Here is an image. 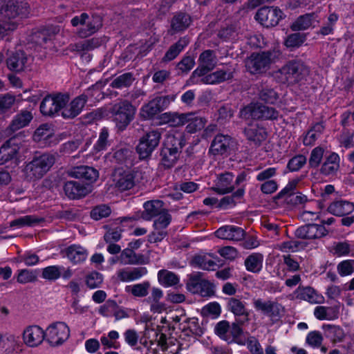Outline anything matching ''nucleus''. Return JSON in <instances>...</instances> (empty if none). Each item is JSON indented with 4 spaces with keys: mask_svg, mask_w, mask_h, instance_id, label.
I'll return each instance as SVG.
<instances>
[{
    "mask_svg": "<svg viewBox=\"0 0 354 354\" xmlns=\"http://www.w3.org/2000/svg\"><path fill=\"white\" fill-rule=\"evenodd\" d=\"M103 281L102 274L97 272H92L87 275L86 279V283L90 288H96Z\"/></svg>",
    "mask_w": 354,
    "mask_h": 354,
    "instance_id": "774afa93",
    "label": "nucleus"
},
{
    "mask_svg": "<svg viewBox=\"0 0 354 354\" xmlns=\"http://www.w3.org/2000/svg\"><path fill=\"white\" fill-rule=\"evenodd\" d=\"M244 133L247 138L252 141L256 145H260L267 138L266 131L263 128L259 127L245 128Z\"/></svg>",
    "mask_w": 354,
    "mask_h": 354,
    "instance_id": "58836bf2",
    "label": "nucleus"
},
{
    "mask_svg": "<svg viewBox=\"0 0 354 354\" xmlns=\"http://www.w3.org/2000/svg\"><path fill=\"white\" fill-rule=\"evenodd\" d=\"M328 212L336 216H344L354 211V204L347 201H335L330 204Z\"/></svg>",
    "mask_w": 354,
    "mask_h": 354,
    "instance_id": "c756f323",
    "label": "nucleus"
},
{
    "mask_svg": "<svg viewBox=\"0 0 354 354\" xmlns=\"http://www.w3.org/2000/svg\"><path fill=\"white\" fill-rule=\"evenodd\" d=\"M28 8L26 0H7L1 6L0 13L4 19L10 21L26 15Z\"/></svg>",
    "mask_w": 354,
    "mask_h": 354,
    "instance_id": "0eeeda50",
    "label": "nucleus"
},
{
    "mask_svg": "<svg viewBox=\"0 0 354 354\" xmlns=\"http://www.w3.org/2000/svg\"><path fill=\"white\" fill-rule=\"evenodd\" d=\"M263 256L260 253H254L245 260L246 270L249 272L258 273L263 266Z\"/></svg>",
    "mask_w": 354,
    "mask_h": 354,
    "instance_id": "a19ab883",
    "label": "nucleus"
},
{
    "mask_svg": "<svg viewBox=\"0 0 354 354\" xmlns=\"http://www.w3.org/2000/svg\"><path fill=\"white\" fill-rule=\"evenodd\" d=\"M189 39L187 36L180 38L172 44L165 54L162 61L165 62L174 59L189 44Z\"/></svg>",
    "mask_w": 354,
    "mask_h": 354,
    "instance_id": "473e14b6",
    "label": "nucleus"
},
{
    "mask_svg": "<svg viewBox=\"0 0 354 354\" xmlns=\"http://www.w3.org/2000/svg\"><path fill=\"white\" fill-rule=\"evenodd\" d=\"M1 345L0 354H14L17 346L14 335L11 333H6L5 339Z\"/></svg>",
    "mask_w": 354,
    "mask_h": 354,
    "instance_id": "864d4df0",
    "label": "nucleus"
},
{
    "mask_svg": "<svg viewBox=\"0 0 354 354\" xmlns=\"http://www.w3.org/2000/svg\"><path fill=\"white\" fill-rule=\"evenodd\" d=\"M216 237L232 241H239L244 239L245 232L244 230L235 225H224L215 232Z\"/></svg>",
    "mask_w": 354,
    "mask_h": 354,
    "instance_id": "4be33fe9",
    "label": "nucleus"
},
{
    "mask_svg": "<svg viewBox=\"0 0 354 354\" xmlns=\"http://www.w3.org/2000/svg\"><path fill=\"white\" fill-rule=\"evenodd\" d=\"M337 270L342 277L351 275L354 272V260L348 259L341 261L337 264Z\"/></svg>",
    "mask_w": 354,
    "mask_h": 354,
    "instance_id": "680f3d73",
    "label": "nucleus"
},
{
    "mask_svg": "<svg viewBox=\"0 0 354 354\" xmlns=\"http://www.w3.org/2000/svg\"><path fill=\"white\" fill-rule=\"evenodd\" d=\"M32 118L33 115L30 111L26 110L21 111L14 117L9 125V129L11 131H16L28 125Z\"/></svg>",
    "mask_w": 354,
    "mask_h": 354,
    "instance_id": "f704fd0d",
    "label": "nucleus"
},
{
    "mask_svg": "<svg viewBox=\"0 0 354 354\" xmlns=\"http://www.w3.org/2000/svg\"><path fill=\"white\" fill-rule=\"evenodd\" d=\"M253 305L257 311L261 312L264 315L272 318L280 317L282 306L276 301L257 299L253 301Z\"/></svg>",
    "mask_w": 354,
    "mask_h": 354,
    "instance_id": "a211bd4d",
    "label": "nucleus"
},
{
    "mask_svg": "<svg viewBox=\"0 0 354 354\" xmlns=\"http://www.w3.org/2000/svg\"><path fill=\"white\" fill-rule=\"evenodd\" d=\"M15 97L9 93L0 95V114L8 111L13 106Z\"/></svg>",
    "mask_w": 354,
    "mask_h": 354,
    "instance_id": "e2e57ef3",
    "label": "nucleus"
},
{
    "mask_svg": "<svg viewBox=\"0 0 354 354\" xmlns=\"http://www.w3.org/2000/svg\"><path fill=\"white\" fill-rule=\"evenodd\" d=\"M67 173L71 178L86 180L90 183L95 182L99 177V171L96 169L86 165L75 167Z\"/></svg>",
    "mask_w": 354,
    "mask_h": 354,
    "instance_id": "aec40b11",
    "label": "nucleus"
},
{
    "mask_svg": "<svg viewBox=\"0 0 354 354\" xmlns=\"http://www.w3.org/2000/svg\"><path fill=\"white\" fill-rule=\"evenodd\" d=\"M175 95H158L151 100V102L157 107L158 111L162 112L165 110L175 100Z\"/></svg>",
    "mask_w": 354,
    "mask_h": 354,
    "instance_id": "09e8293b",
    "label": "nucleus"
},
{
    "mask_svg": "<svg viewBox=\"0 0 354 354\" xmlns=\"http://www.w3.org/2000/svg\"><path fill=\"white\" fill-rule=\"evenodd\" d=\"M160 113L157 107L150 100L144 105L140 109V116L145 120L153 119L157 114Z\"/></svg>",
    "mask_w": 354,
    "mask_h": 354,
    "instance_id": "052dcab7",
    "label": "nucleus"
},
{
    "mask_svg": "<svg viewBox=\"0 0 354 354\" xmlns=\"http://www.w3.org/2000/svg\"><path fill=\"white\" fill-rule=\"evenodd\" d=\"M150 286L151 285L149 281H145L142 283L127 286L125 288V291L134 297H144L148 295Z\"/></svg>",
    "mask_w": 354,
    "mask_h": 354,
    "instance_id": "79ce46f5",
    "label": "nucleus"
},
{
    "mask_svg": "<svg viewBox=\"0 0 354 354\" xmlns=\"http://www.w3.org/2000/svg\"><path fill=\"white\" fill-rule=\"evenodd\" d=\"M298 182V180L290 181L287 185L274 197V199L279 200L283 198L287 204L291 205L305 203L307 201L306 196L300 192H298L297 194L295 193Z\"/></svg>",
    "mask_w": 354,
    "mask_h": 354,
    "instance_id": "f8f14e48",
    "label": "nucleus"
},
{
    "mask_svg": "<svg viewBox=\"0 0 354 354\" xmlns=\"http://www.w3.org/2000/svg\"><path fill=\"white\" fill-rule=\"evenodd\" d=\"M133 151L127 148L117 149L113 156V159L119 164L127 163L132 156Z\"/></svg>",
    "mask_w": 354,
    "mask_h": 354,
    "instance_id": "0e129e2a",
    "label": "nucleus"
},
{
    "mask_svg": "<svg viewBox=\"0 0 354 354\" xmlns=\"http://www.w3.org/2000/svg\"><path fill=\"white\" fill-rule=\"evenodd\" d=\"M147 273L145 267L126 268L120 269L117 272L118 278L123 282L137 280Z\"/></svg>",
    "mask_w": 354,
    "mask_h": 354,
    "instance_id": "cd10ccee",
    "label": "nucleus"
},
{
    "mask_svg": "<svg viewBox=\"0 0 354 354\" xmlns=\"http://www.w3.org/2000/svg\"><path fill=\"white\" fill-rule=\"evenodd\" d=\"M306 162V158L304 155H297L288 162L287 167L290 171L299 170Z\"/></svg>",
    "mask_w": 354,
    "mask_h": 354,
    "instance_id": "69168bd1",
    "label": "nucleus"
},
{
    "mask_svg": "<svg viewBox=\"0 0 354 354\" xmlns=\"http://www.w3.org/2000/svg\"><path fill=\"white\" fill-rule=\"evenodd\" d=\"M180 154L175 150L173 151L163 146L160 151V163L165 169H170L176 164Z\"/></svg>",
    "mask_w": 354,
    "mask_h": 354,
    "instance_id": "c9c22d12",
    "label": "nucleus"
},
{
    "mask_svg": "<svg viewBox=\"0 0 354 354\" xmlns=\"http://www.w3.org/2000/svg\"><path fill=\"white\" fill-rule=\"evenodd\" d=\"M69 101L67 94L57 93L55 95L46 96L41 102L40 111L44 115L53 117Z\"/></svg>",
    "mask_w": 354,
    "mask_h": 354,
    "instance_id": "6e6552de",
    "label": "nucleus"
},
{
    "mask_svg": "<svg viewBox=\"0 0 354 354\" xmlns=\"http://www.w3.org/2000/svg\"><path fill=\"white\" fill-rule=\"evenodd\" d=\"M135 78L131 73H125L115 78L111 83V86L114 88L129 87Z\"/></svg>",
    "mask_w": 354,
    "mask_h": 354,
    "instance_id": "c03bdc74",
    "label": "nucleus"
},
{
    "mask_svg": "<svg viewBox=\"0 0 354 354\" xmlns=\"http://www.w3.org/2000/svg\"><path fill=\"white\" fill-rule=\"evenodd\" d=\"M328 234V230L324 225L315 223H308L300 226L295 232V235L301 239H320Z\"/></svg>",
    "mask_w": 354,
    "mask_h": 354,
    "instance_id": "ddd939ff",
    "label": "nucleus"
},
{
    "mask_svg": "<svg viewBox=\"0 0 354 354\" xmlns=\"http://www.w3.org/2000/svg\"><path fill=\"white\" fill-rule=\"evenodd\" d=\"M113 182L116 188L124 192L133 187L135 185L134 176L129 171L121 169H115L113 174Z\"/></svg>",
    "mask_w": 354,
    "mask_h": 354,
    "instance_id": "412c9836",
    "label": "nucleus"
},
{
    "mask_svg": "<svg viewBox=\"0 0 354 354\" xmlns=\"http://www.w3.org/2000/svg\"><path fill=\"white\" fill-rule=\"evenodd\" d=\"M55 163V157L49 153H44L35 157L24 168L26 178L28 180L41 178Z\"/></svg>",
    "mask_w": 354,
    "mask_h": 354,
    "instance_id": "20e7f679",
    "label": "nucleus"
},
{
    "mask_svg": "<svg viewBox=\"0 0 354 354\" xmlns=\"http://www.w3.org/2000/svg\"><path fill=\"white\" fill-rule=\"evenodd\" d=\"M297 298L307 301L311 304H321L324 300V297L310 286L299 287L298 288Z\"/></svg>",
    "mask_w": 354,
    "mask_h": 354,
    "instance_id": "4c0bfd02",
    "label": "nucleus"
},
{
    "mask_svg": "<svg viewBox=\"0 0 354 354\" xmlns=\"http://www.w3.org/2000/svg\"><path fill=\"white\" fill-rule=\"evenodd\" d=\"M319 24L318 15L315 12L307 13L299 16L290 25L292 31L306 30L309 28H315Z\"/></svg>",
    "mask_w": 354,
    "mask_h": 354,
    "instance_id": "b1692460",
    "label": "nucleus"
},
{
    "mask_svg": "<svg viewBox=\"0 0 354 354\" xmlns=\"http://www.w3.org/2000/svg\"><path fill=\"white\" fill-rule=\"evenodd\" d=\"M87 101L88 97L85 94L77 96L69 104L66 103L62 107V116L64 119L75 118L80 114Z\"/></svg>",
    "mask_w": 354,
    "mask_h": 354,
    "instance_id": "4468645a",
    "label": "nucleus"
},
{
    "mask_svg": "<svg viewBox=\"0 0 354 354\" xmlns=\"http://www.w3.org/2000/svg\"><path fill=\"white\" fill-rule=\"evenodd\" d=\"M259 97L266 103L274 104L277 101L279 95L273 88L266 86L259 91Z\"/></svg>",
    "mask_w": 354,
    "mask_h": 354,
    "instance_id": "603ef678",
    "label": "nucleus"
},
{
    "mask_svg": "<svg viewBox=\"0 0 354 354\" xmlns=\"http://www.w3.org/2000/svg\"><path fill=\"white\" fill-rule=\"evenodd\" d=\"M161 134L158 131H151L143 136L136 147L140 159L149 158L154 149L158 146Z\"/></svg>",
    "mask_w": 354,
    "mask_h": 354,
    "instance_id": "9d476101",
    "label": "nucleus"
},
{
    "mask_svg": "<svg viewBox=\"0 0 354 354\" xmlns=\"http://www.w3.org/2000/svg\"><path fill=\"white\" fill-rule=\"evenodd\" d=\"M62 270L63 266H50L42 270L41 277L49 281H55L61 277Z\"/></svg>",
    "mask_w": 354,
    "mask_h": 354,
    "instance_id": "8fccbe9b",
    "label": "nucleus"
},
{
    "mask_svg": "<svg viewBox=\"0 0 354 354\" xmlns=\"http://www.w3.org/2000/svg\"><path fill=\"white\" fill-rule=\"evenodd\" d=\"M278 57L279 53L275 50L252 53L245 60L246 69L252 75L266 73Z\"/></svg>",
    "mask_w": 354,
    "mask_h": 354,
    "instance_id": "f03ea898",
    "label": "nucleus"
},
{
    "mask_svg": "<svg viewBox=\"0 0 354 354\" xmlns=\"http://www.w3.org/2000/svg\"><path fill=\"white\" fill-rule=\"evenodd\" d=\"M218 337L228 344L236 343L240 345L247 344L252 354H264L259 341L254 337L247 338L244 333H216Z\"/></svg>",
    "mask_w": 354,
    "mask_h": 354,
    "instance_id": "9b49d317",
    "label": "nucleus"
},
{
    "mask_svg": "<svg viewBox=\"0 0 354 354\" xmlns=\"http://www.w3.org/2000/svg\"><path fill=\"white\" fill-rule=\"evenodd\" d=\"M40 221V219L33 216H24L11 221L10 223V227L20 228L24 226H34L38 224Z\"/></svg>",
    "mask_w": 354,
    "mask_h": 354,
    "instance_id": "3c124183",
    "label": "nucleus"
},
{
    "mask_svg": "<svg viewBox=\"0 0 354 354\" xmlns=\"http://www.w3.org/2000/svg\"><path fill=\"white\" fill-rule=\"evenodd\" d=\"M233 178L234 175L231 172L218 174L212 189L220 194L232 192L234 189V185L232 184Z\"/></svg>",
    "mask_w": 354,
    "mask_h": 354,
    "instance_id": "a878e982",
    "label": "nucleus"
},
{
    "mask_svg": "<svg viewBox=\"0 0 354 354\" xmlns=\"http://www.w3.org/2000/svg\"><path fill=\"white\" fill-rule=\"evenodd\" d=\"M19 136H13L6 141V144L0 149V164H3L12 159H16L17 149L10 147L11 145H17L16 140Z\"/></svg>",
    "mask_w": 354,
    "mask_h": 354,
    "instance_id": "72a5a7b5",
    "label": "nucleus"
},
{
    "mask_svg": "<svg viewBox=\"0 0 354 354\" xmlns=\"http://www.w3.org/2000/svg\"><path fill=\"white\" fill-rule=\"evenodd\" d=\"M46 333H22V337L24 343L30 346L35 347L39 345L44 339H45V337L44 335Z\"/></svg>",
    "mask_w": 354,
    "mask_h": 354,
    "instance_id": "6e6d98bb",
    "label": "nucleus"
},
{
    "mask_svg": "<svg viewBox=\"0 0 354 354\" xmlns=\"http://www.w3.org/2000/svg\"><path fill=\"white\" fill-rule=\"evenodd\" d=\"M30 58L23 50L12 52L6 59V64L9 70L14 72L23 71L28 65Z\"/></svg>",
    "mask_w": 354,
    "mask_h": 354,
    "instance_id": "6ab92c4d",
    "label": "nucleus"
},
{
    "mask_svg": "<svg viewBox=\"0 0 354 354\" xmlns=\"http://www.w3.org/2000/svg\"><path fill=\"white\" fill-rule=\"evenodd\" d=\"M85 26L86 28H82L78 31L81 37H86L100 30L102 26V17L100 15L93 14L91 18L88 17Z\"/></svg>",
    "mask_w": 354,
    "mask_h": 354,
    "instance_id": "2f4dec72",
    "label": "nucleus"
},
{
    "mask_svg": "<svg viewBox=\"0 0 354 354\" xmlns=\"http://www.w3.org/2000/svg\"><path fill=\"white\" fill-rule=\"evenodd\" d=\"M158 281L165 286H175L179 282L178 277L172 272L162 270L158 274Z\"/></svg>",
    "mask_w": 354,
    "mask_h": 354,
    "instance_id": "49530a36",
    "label": "nucleus"
},
{
    "mask_svg": "<svg viewBox=\"0 0 354 354\" xmlns=\"http://www.w3.org/2000/svg\"><path fill=\"white\" fill-rule=\"evenodd\" d=\"M203 273L198 272L189 275L187 283V288L194 294H196L202 287V283L205 279L203 278Z\"/></svg>",
    "mask_w": 354,
    "mask_h": 354,
    "instance_id": "37998d69",
    "label": "nucleus"
},
{
    "mask_svg": "<svg viewBox=\"0 0 354 354\" xmlns=\"http://www.w3.org/2000/svg\"><path fill=\"white\" fill-rule=\"evenodd\" d=\"M111 213L109 206L102 204L97 205L92 209L90 215L92 218L99 221L103 218L108 217Z\"/></svg>",
    "mask_w": 354,
    "mask_h": 354,
    "instance_id": "13d9d810",
    "label": "nucleus"
},
{
    "mask_svg": "<svg viewBox=\"0 0 354 354\" xmlns=\"http://www.w3.org/2000/svg\"><path fill=\"white\" fill-rule=\"evenodd\" d=\"M64 191L68 198L74 200L86 196L91 192V189L88 183L69 180L65 183Z\"/></svg>",
    "mask_w": 354,
    "mask_h": 354,
    "instance_id": "f3484780",
    "label": "nucleus"
},
{
    "mask_svg": "<svg viewBox=\"0 0 354 354\" xmlns=\"http://www.w3.org/2000/svg\"><path fill=\"white\" fill-rule=\"evenodd\" d=\"M192 22V19L189 14L178 12L172 18L171 27L174 32H180L187 29Z\"/></svg>",
    "mask_w": 354,
    "mask_h": 354,
    "instance_id": "e433bc0d",
    "label": "nucleus"
},
{
    "mask_svg": "<svg viewBox=\"0 0 354 354\" xmlns=\"http://www.w3.org/2000/svg\"><path fill=\"white\" fill-rule=\"evenodd\" d=\"M38 271L35 270L23 269L19 271L17 281L19 283L34 282L37 280Z\"/></svg>",
    "mask_w": 354,
    "mask_h": 354,
    "instance_id": "5fc2aeb1",
    "label": "nucleus"
},
{
    "mask_svg": "<svg viewBox=\"0 0 354 354\" xmlns=\"http://www.w3.org/2000/svg\"><path fill=\"white\" fill-rule=\"evenodd\" d=\"M63 252L73 264L84 262L88 256L87 250L80 245H71L66 248Z\"/></svg>",
    "mask_w": 354,
    "mask_h": 354,
    "instance_id": "c85d7f7f",
    "label": "nucleus"
},
{
    "mask_svg": "<svg viewBox=\"0 0 354 354\" xmlns=\"http://www.w3.org/2000/svg\"><path fill=\"white\" fill-rule=\"evenodd\" d=\"M185 144L186 140L184 133L174 131L167 134L163 146L181 153Z\"/></svg>",
    "mask_w": 354,
    "mask_h": 354,
    "instance_id": "393cba45",
    "label": "nucleus"
},
{
    "mask_svg": "<svg viewBox=\"0 0 354 354\" xmlns=\"http://www.w3.org/2000/svg\"><path fill=\"white\" fill-rule=\"evenodd\" d=\"M216 65V57L212 50L203 51L198 58V66L192 72L189 82L196 84L198 80L212 71Z\"/></svg>",
    "mask_w": 354,
    "mask_h": 354,
    "instance_id": "423d86ee",
    "label": "nucleus"
},
{
    "mask_svg": "<svg viewBox=\"0 0 354 354\" xmlns=\"http://www.w3.org/2000/svg\"><path fill=\"white\" fill-rule=\"evenodd\" d=\"M283 17V12L277 7L263 6L257 10L254 18L263 26L270 28L278 25Z\"/></svg>",
    "mask_w": 354,
    "mask_h": 354,
    "instance_id": "1a4fd4ad",
    "label": "nucleus"
},
{
    "mask_svg": "<svg viewBox=\"0 0 354 354\" xmlns=\"http://www.w3.org/2000/svg\"><path fill=\"white\" fill-rule=\"evenodd\" d=\"M136 111V107L127 100H120L109 108L110 118L117 131L122 132L127 128L134 119Z\"/></svg>",
    "mask_w": 354,
    "mask_h": 354,
    "instance_id": "f257e3e1",
    "label": "nucleus"
},
{
    "mask_svg": "<svg viewBox=\"0 0 354 354\" xmlns=\"http://www.w3.org/2000/svg\"><path fill=\"white\" fill-rule=\"evenodd\" d=\"M282 81L288 84H297L306 79L310 69L301 59H292L287 62L279 70Z\"/></svg>",
    "mask_w": 354,
    "mask_h": 354,
    "instance_id": "7ed1b4c3",
    "label": "nucleus"
},
{
    "mask_svg": "<svg viewBox=\"0 0 354 354\" xmlns=\"http://www.w3.org/2000/svg\"><path fill=\"white\" fill-rule=\"evenodd\" d=\"M241 116L245 119L254 120H277L279 112L273 107L261 103L250 104L241 111Z\"/></svg>",
    "mask_w": 354,
    "mask_h": 354,
    "instance_id": "39448f33",
    "label": "nucleus"
},
{
    "mask_svg": "<svg viewBox=\"0 0 354 354\" xmlns=\"http://www.w3.org/2000/svg\"><path fill=\"white\" fill-rule=\"evenodd\" d=\"M186 115H191L186 118V129L188 133H193L204 128L206 123L204 118L198 116L193 112L186 113Z\"/></svg>",
    "mask_w": 354,
    "mask_h": 354,
    "instance_id": "ea45409f",
    "label": "nucleus"
},
{
    "mask_svg": "<svg viewBox=\"0 0 354 354\" xmlns=\"http://www.w3.org/2000/svg\"><path fill=\"white\" fill-rule=\"evenodd\" d=\"M154 218L153 224L168 227L172 221V216L169 213V210L167 209L162 213L158 214V216H156Z\"/></svg>",
    "mask_w": 354,
    "mask_h": 354,
    "instance_id": "338daca9",
    "label": "nucleus"
},
{
    "mask_svg": "<svg viewBox=\"0 0 354 354\" xmlns=\"http://www.w3.org/2000/svg\"><path fill=\"white\" fill-rule=\"evenodd\" d=\"M232 144L233 140L230 136L218 134L212 141L209 153L214 156L230 153Z\"/></svg>",
    "mask_w": 354,
    "mask_h": 354,
    "instance_id": "dca6fc26",
    "label": "nucleus"
},
{
    "mask_svg": "<svg viewBox=\"0 0 354 354\" xmlns=\"http://www.w3.org/2000/svg\"><path fill=\"white\" fill-rule=\"evenodd\" d=\"M324 149L321 147L314 148L310 155L308 164L312 168H317L319 166L324 156Z\"/></svg>",
    "mask_w": 354,
    "mask_h": 354,
    "instance_id": "bf43d9fd",
    "label": "nucleus"
},
{
    "mask_svg": "<svg viewBox=\"0 0 354 354\" xmlns=\"http://www.w3.org/2000/svg\"><path fill=\"white\" fill-rule=\"evenodd\" d=\"M109 131L106 128H103L99 135L97 142L93 146L95 152L97 153L106 150L109 145Z\"/></svg>",
    "mask_w": 354,
    "mask_h": 354,
    "instance_id": "4d7b16f0",
    "label": "nucleus"
},
{
    "mask_svg": "<svg viewBox=\"0 0 354 354\" xmlns=\"http://www.w3.org/2000/svg\"><path fill=\"white\" fill-rule=\"evenodd\" d=\"M227 310L236 317H241L245 320H249L250 313L246 308V303L235 297L227 299Z\"/></svg>",
    "mask_w": 354,
    "mask_h": 354,
    "instance_id": "bb28decb",
    "label": "nucleus"
},
{
    "mask_svg": "<svg viewBox=\"0 0 354 354\" xmlns=\"http://www.w3.org/2000/svg\"><path fill=\"white\" fill-rule=\"evenodd\" d=\"M192 265L203 270H214V267L217 266L216 261L209 259L207 255L195 256L192 261Z\"/></svg>",
    "mask_w": 354,
    "mask_h": 354,
    "instance_id": "de8ad7c7",
    "label": "nucleus"
},
{
    "mask_svg": "<svg viewBox=\"0 0 354 354\" xmlns=\"http://www.w3.org/2000/svg\"><path fill=\"white\" fill-rule=\"evenodd\" d=\"M234 68H223L212 73H207L198 80L196 84H217L232 80L234 77Z\"/></svg>",
    "mask_w": 354,
    "mask_h": 354,
    "instance_id": "2eb2a0df",
    "label": "nucleus"
},
{
    "mask_svg": "<svg viewBox=\"0 0 354 354\" xmlns=\"http://www.w3.org/2000/svg\"><path fill=\"white\" fill-rule=\"evenodd\" d=\"M144 210L141 212L140 217L145 221H151L158 214L167 209L165 207V203L158 199L147 201L143 204Z\"/></svg>",
    "mask_w": 354,
    "mask_h": 354,
    "instance_id": "5701e85b",
    "label": "nucleus"
},
{
    "mask_svg": "<svg viewBox=\"0 0 354 354\" xmlns=\"http://www.w3.org/2000/svg\"><path fill=\"white\" fill-rule=\"evenodd\" d=\"M339 157L337 153L333 152L326 156L323 162L320 173L324 176L334 175L339 169Z\"/></svg>",
    "mask_w": 354,
    "mask_h": 354,
    "instance_id": "7c9ffc66",
    "label": "nucleus"
},
{
    "mask_svg": "<svg viewBox=\"0 0 354 354\" xmlns=\"http://www.w3.org/2000/svg\"><path fill=\"white\" fill-rule=\"evenodd\" d=\"M306 40V35L301 32L290 34L287 36L284 44L288 48H295L301 46Z\"/></svg>",
    "mask_w": 354,
    "mask_h": 354,
    "instance_id": "a18cd8bd",
    "label": "nucleus"
}]
</instances>
